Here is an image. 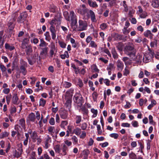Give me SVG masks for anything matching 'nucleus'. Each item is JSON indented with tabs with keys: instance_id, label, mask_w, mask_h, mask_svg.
Segmentation results:
<instances>
[{
	"instance_id": "obj_38",
	"label": "nucleus",
	"mask_w": 159,
	"mask_h": 159,
	"mask_svg": "<svg viewBox=\"0 0 159 159\" xmlns=\"http://www.w3.org/2000/svg\"><path fill=\"white\" fill-rule=\"evenodd\" d=\"M44 35L45 36V39L47 41L49 42L51 39V37L49 32L48 31L46 32L44 34Z\"/></svg>"
},
{
	"instance_id": "obj_49",
	"label": "nucleus",
	"mask_w": 159,
	"mask_h": 159,
	"mask_svg": "<svg viewBox=\"0 0 159 159\" xmlns=\"http://www.w3.org/2000/svg\"><path fill=\"white\" fill-rule=\"evenodd\" d=\"M46 103V101L43 98H41L39 100V105L43 107Z\"/></svg>"
},
{
	"instance_id": "obj_12",
	"label": "nucleus",
	"mask_w": 159,
	"mask_h": 159,
	"mask_svg": "<svg viewBox=\"0 0 159 159\" xmlns=\"http://www.w3.org/2000/svg\"><path fill=\"white\" fill-rule=\"evenodd\" d=\"M61 21V19L60 18H59L58 20L56 18H54L52 19L49 23L51 25V26L50 28L52 27V28H55L54 25L57 24L58 22H60Z\"/></svg>"
},
{
	"instance_id": "obj_55",
	"label": "nucleus",
	"mask_w": 159,
	"mask_h": 159,
	"mask_svg": "<svg viewBox=\"0 0 159 159\" xmlns=\"http://www.w3.org/2000/svg\"><path fill=\"white\" fill-rule=\"evenodd\" d=\"M121 4L125 8V11H127L128 8L127 5L126 4V2L125 1H123L121 2Z\"/></svg>"
},
{
	"instance_id": "obj_50",
	"label": "nucleus",
	"mask_w": 159,
	"mask_h": 159,
	"mask_svg": "<svg viewBox=\"0 0 159 159\" xmlns=\"http://www.w3.org/2000/svg\"><path fill=\"white\" fill-rule=\"evenodd\" d=\"M57 10V7L54 5L51 6L50 8V11L51 12L54 13L56 12Z\"/></svg>"
},
{
	"instance_id": "obj_13",
	"label": "nucleus",
	"mask_w": 159,
	"mask_h": 159,
	"mask_svg": "<svg viewBox=\"0 0 159 159\" xmlns=\"http://www.w3.org/2000/svg\"><path fill=\"white\" fill-rule=\"evenodd\" d=\"M61 152H60V155L62 156H65L67 154V151H68V148L66 145L64 144L61 148Z\"/></svg>"
},
{
	"instance_id": "obj_7",
	"label": "nucleus",
	"mask_w": 159,
	"mask_h": 159,
	"mask_svg": "<svg viewBox=\"0 0 159 159\" xmlns=\"http://www.w3.org/2000/svg\"><path fill=\"white\" fill-rule=\"evenodd\" d=\"M28 15L26 12H23L20 13L17 19V22L19 23H24L25 20Z\"/></svg>"
},
{
	"instance_id": "obj_24",
	"label": "nucleus",
	"mask_w": 159,
	"mask_h": 159,
	"mask_svg": "<svg viewBox=\"0 0 159 159\" xmlns=\"http://www.w3.org/2000/svg\"><path fill=\"white\" fill-rule=\"evenodd\" d=\"M3 34L2 31H0V48L1 49L3 47V45L4 42V40L2 38Z\"/></svg>"
},
{
	"instance_id": "obj_33",
	"label": "nucleus",
	"mask_w": 159,
	"mask_h": 159,
	"mask_svg": "<svg viewBox=\"0 0 159 159\" xmlns=\"http://www.w3.org/2000/svg\"><path fill=\"white\" fill-rule=\"evenodd\" d=\"M74 132L77 135H79L81 133V129L78 127L76 128L74 130Z\"/></svg>"
},
{
	"instance_id": "obj_19",
	"label": "nucleus",
	"mask_w": 159,
	"mask_h": 159,
	"mask_svg": "<svg viewBox=\"0 0 159 159\" xmlns=\"http://www.w3.org/2000/svg\"><path fill=\"white\" fill-rule=\"evenodd\" d=\"M31 137L33 140L34 142L37 139L38 140V141L40 140V139L38 138L37 132L35 131H34L32 133L31 135Z\"/></svg>"
},
{
	"instance_id": "obj_46",
	"label": "nucleus",
	"mask_w": 159,
	"mask_h": 159,
	"mask_svg": "<svg viewBox=\"0 0 159 159\" xmlns=\"http://www.w3.org/2000/svg\"><path fill=\"white\" fill-rule=\"evenodd\" d=\"M91 111L93 113V115L92 116L93 117H96L98 114V110L96 109H95L94 108H92L91 110Z\"/></svg>"
},
{
	"instance_id": "obj_26",
	"label": "nucleus",
	"mask_w": 159,
	"mask_h": 159,
	"mask_svg": "<svg viewBox=\"0 0 159 159\" xmlns=\"http://www.w3.org/2000/svg\"><path fill=\"white\" fill-rule=\"evenodd\" d=\"M88 3L90 7H97L98 6L95 2H93L91 0H88Z\"/></svg>"
},
{
	"instance_id": "obj_9",
	"label": "nucleus",
	"mask_w": 159,
	"mask_h": 159,
	"mask_svg": "<svg viewBox=\"0 0 159 159\" xmlns=\"http://www.w3.org/2000/svg\"><path fill=\"white\" fill-rule=\"evenodd\" d=\"M20 62L21 64H23V65L20 66V71L23 75H25L27 73L26 69V68L27 67V63L24 60H21Z\"/></svg>"
},
{
	"instance_id": "obj_18",
	"label": "nucleus",
	"mask_w": 159,
	"mask_h": 159,
	"mask_svg": "<svg viewBox=\"0 0 159 159\" xmlns=\"http://www.w3.org/2000/svg\"><path fill=\"white\" fill-rule=\"evenodd\" d=\"M19 100L17 93H14L12 97V102L14 104H17V102Z\"/></svg>"
},
{
	"instance_id": "obj_40",
	"label": "nucleus",
	"mask_w": 159,
	"mask_h": 159,
	"mask_svg": "<svg viewBox=\"0 0 159 159\" xmlns=\"http://www.w3.org/2000/svg\"><path fill=\"white\" fill-rule=\"evenodd\" d=\"M68 124V122L67 120H63L61 122L60 126L61 128L65 129V127Z\"/></svg>"
},
{
	"instance_id": "obj_64",
	"label": "nucleus",
	"mask_w": 159,
	"mask_h": 159,
	"mask_svg": "<svg viewBox=\"0 0 159 159\" xmlns=\"http://www.w3.org/2000/svg\"><path fill=\"white\" fill-rule=\"evenodd\" d=\"M49 123L51 125H54L55 123V121L54 118L53 117H52L49 120Z\"/></svg>"
},
{
	"instance_id": "obj_21",
	"label": "nucleus",
	"mask_w": 159,
	"mask_h": 159,
	"mask_svg": "<svg viewBox=\"0 0 159 159\" xmlns=\"http://www.w3.org/2000/svg\"><path fill=\"white\" fill-rule=\"evenodd\" d=\"M143 34L144 36L146 37H149V38L151 39L152 38L153 34L151 33V31L150 30H147L145 31L143 33Z\"/></svg>"
},
{
	"instance_id": "obj_2",
	"label": "nucleus",
	"mask_w": 159,
	"mask_h": 159,
	"mask_svg": "<svg viewBox=\"0 0 159 159\" xmlns=\"http://www.w3.org/2000/svg\"><path fill=\"white\" fill-rule=\"evenodd\" d=\"M124 52L131 58L133 59L135 56L136 51L134 44L132 43H129L125 47Z\"/></svg>"
},
{
	"instance_id": "obj_42",
	"label": "nucleus",
	"mask_w": 159,
	"mask_h": 159,
	"mask_svg": "<svg viewBox=\"0 0 159 159\" xmlns=\"http://www.w3.org/2000/svg\"><path fill=\"white\" fill-rule=\"evenodd\" d=\"M69 57V54L67 51H65L64 54L61 55V57L62 59H65L66 57Z\"/></svg>"
},
{
	"instance_id": "obj_3",
	"label": "nucleus",
	"mask_w": 159,
	"mask_h": 159,
	"mask_svg": "<svg viewBox=\"0 0 159 159\" xmlns=\"http://www.w3.org/2000/svg\"><path fill=\"white\" fill-rule=\"evenodd\" d=\"M74 92V89H70L66 92L65 96V100L66 102L65 106L66 107L69 109L71 107L72 97Z\"/></svg>"
},
{
	"instance_id": "obj_10",
	"label": "nucleus",
	"mask_w": 159,
	"mask_h": 159,
	"mask_svg": "<svg viewBox=\"0 0 159 159\" xmlns=\"http://www.w3.org/2000/svg\"><path fill=\"white\" fill-rule=\"evenodd\" d=\"M16 20V18H13L9 20L7 25L10 30H12L14 28L15 25L14 22Z\"/></svg>"
},
{
	"instance_id": "obj_58",
	"label": "nucleus",
	"mask_w": 159,
	"mask_h": 159,
	"mask_svg": "<svg viewBox=\"0 0 159 159\" xmlns=\"http://www.w3.org/2000/svg\"><path fill=\"white\" fill-rule=\"evenodd\" d=\"M110 136L111 138L116 139L118 138L119 135L117 133H112L110 134Z\"/></svg>"
},
{
	"instance_id": "obj_11",
	"label": "nucleus",
	"mask_w": 159,
	"mask_h": 159,
	"mask_svg": "<svg viewBox=\"0 0 159 159\" xmlns=\"http://www.w3.org/2000/svg\"><path fill=\"white\" fill-rule=\"evenodd\" d=\"M59 114L61 118L63 119H66L67 118L68 111L65 110H61L60 111Z\"/></svg>"
},
{
	"instance_id": "obj_54",
	"label": "nucleus",
	"mask_w": 159,
	"mask_h": 159,
	"mask_svg": "<svg viewBox=\"0 0 159 159\" xmlns=\"http://www.w3.org/2000/svg\"><path fill=\"white\" fill-rule=\"evenodd\" d=\"M138 143L140 146V150L141 152H143V150L144 148V146L142 143L140 141H138Z\"/></svg>"
},
{
	"instance_id": "obj_37",
	"label": "nucleus",
	"mask_w": 159,
	"mask_h": 159,
	"mask_svg": "<svg viewBox=\"0 0 159 159\" xmlns=\"http://www.w3.org/2000/svg\"><path fill=\"white\" fill-rule=\"evenodd\" d=\"M21 153L19 152L16 151V150H15L13 152V155L14 157H16L18 158L20 157Z\"/></svg>"
},
{
	"instance_id": "obj_1",
	"label": "nucleus",
	"mask_w": 159,
	"mask_h": 159,
	"mask_svg": "<svg viewBox=\"0 0 159 159\" xmlns=\"http://www.w3.org/2000/svg\"><path fill=\"white\" fill-rule=\"evenodd\" d=\"M89 11L91 20L92 22H96L97 20L96 18L94 12L92 10H89L87 8L85 4H82L77 9V12L79 14L84 15Z\"/></svg>"
},
{
	"instance_id": "obj_39",
	"label": "nucleus",
	"mask_w": 159,
	"mask_h": 159,
	"mask_svg": "<svg viewBox=\"0 0 159 159\" xmlns=\"http://www.w3.org/2000/svg\"><path fill=\"white\" fill-rule=\"evenodd\" d=\"M114 37L116 40H121L122 39V36L118 34H115L114 35Z\"/></svg>"
},
{
	"instance_id": "obj_15",
	"label": "nucleus",
	"mask_w": 159,
	"mask_h": 159,
	"mask_svg": "<svg viewBox=\"0 0 159 159\" xmlns=\"http://www.w3.org/2000/svg\"><path fill=\"white\" fill-rule=\"evenodd\" d=\"M5 48L7 50L10 51H12L15 49V47L13 45L7 43L5 44Z\"/></svg>"
},
{
	"instance_id": "obj_22",
	"label": "nucleus",
	"mask_w": 159,
	"mask_h": 159,
	"mask_svg": "<svg viewBox=\"0 0 159 159\" xmlns=\"http://www.w3.org/2000/svg\"><path fill=\"white\" fill-rule=\"evenodd\" d=\"M53 149L56 153L60 154L61 150V148L60 145L57 144L55 145L54 146Z\"/></svg>"
},
{
	"instance_id": "obj_28",
	"label": "nucleus",
	"mask_w": 159,
	"mask_h": 159,
	"mask_svg": "<svg viewBox=\"0 0 159 159\" xmlns=\"http://www.w3.org/2000/svg\"><path fill=\"white\" fill-rule=\"evenodd\" d=\"M22 129L21 126L18 124H16L15 126V129L17 131L18 135L20 134L19 132L21 131Z\"/></svg>"
},
{
	"instance_id": "obj_4",
	"label": "nucleus",
	"mask_w": 159,
	"mask_h": 159,
	"mask_svg": "<svg viewBox=\"0 0 159 159\" xmlns=\"http://www.w3.org/2000/svg\"><path fill=\"white\" fill-rule=\"evenodd\" d=\"M73 100L74 102L77 104L80 107L82 106L84 102L83 98L79 93H75L73 97Z\"/></svg>"
},
{
	"instance_id": "obj_35",
	"label": "nucleus",
	"mask_w": 159,
	"mask_h": 159,
	"mask_svg": "<svg viewBox=\"0 0 159 159\" xmlns=\"http://www.w3.org/2000/svg\"><path fill=\"white\" fill-rule=\"evenodd\" d=\"M9 134V133L6 131L2 132L0 134V138L3 139L5 137H7Z\"/></svg>"
},
{
	"instance_id": "obj_60",
	"label": "nucleus",
	"mask_w": 159,
	"mask_h": 159,
	"mask_svg": "<svg viewBox=\"0 0 159 159\" xmlns=\"http://www.w3.org/2000/svg\"><path fill=\"white\" fill-rule=\"evenodd\" d=\"M90 46L93 48H96L97 47V45L93 41H91L90 43Z\"/></svg>"
},
{
	"instance_id": "obj_43",
	"label": "nucleus",
	"mask_w": 159,
	"mask_h": 159,
	"mask_svg": "<svg viewBox=\"0 0 159 159\" xmlns=\"http://www.w3.org/2000/svg\"><path fill=\"white\" fill-rule=\"evenodd\" d=\"M60 47L62 48H65L66 47V44L63 41L59 40L58 42Z\"/></svg>"
},
{
	"instance_id": "obj_25",
	"label": "nucleus",
	"mask_w": 159,
	"mask_h": 159,
	"mask_svg": "<svg viewBox=\"0 0 159 159\" xmlns=\"http://www.w3.org/2000/svg\"><path fill=\"white\" fill-rule=\"evenodd\" d=\"M25 52L26 54L30 55L32 53L33 50L30 45H29L25 48Z\"/></svg>"
},
{
	"instance_id": "obj_30",
	"label": "nucleus",
	"mask_w": 159,
	"mask_h": 159,
	"mask_svg": "<svg viewBox=\"0 0 159 159\" xmlns=\"http://www.w3.org/2000/svg\"><path fill=\"white\" fill-rule=\"evenodd\" d=\"M63 16L65 19L68 21H70V16L69 13L67 11H64L63 12Z\"/></svg>"
},
{
	"instance_id": "obj_14",
	"label": "nucleus",
	"mask_w": 159,
	"mask_h": 159,
	"mask_svg": "<svg viewBox=\"0 0 159 159\" xmlns=\"http://www.w3.org/2000/svg\"><path fill=\"white\" fill-rule=\"evenodd\" d=\"M50 31L51 32V35L52 39L54 40L56 39V30L55 28H49Z\"/></svg>"
},
{
	"instance_id": "obj_5",
	"label": "nucleus",
	"mask_w": 159,
	"mask_h": 159,
	"mask_svg": "<svg viewBox=\"0 0 159 159\" xmlns=\"http://www.w3.org/2000/svg\"><path fill=\"white\" fill-rule=\"evenodd\" d=\"M70 20L71 21L72 26H76L77 27V19L76 16L73 11H71L70 12Z\"/></svg>"
},
{
	"instance_id": "obj_57",
	"label": "nucleus",
	"mask_w": 159,
	"mask_h": 159,
	"mask_svg": "<svg viewBox=\"0 0 159 159\" xmlns=\"http://www.w3.org/2000/svg\"><path fill=\"white\" fill-rule=\"evenodd\" d=\"M148 50L149 52V54L150 55L151 58H153L154 55V51H152L149 48H148Z\"/></svg>"
},
{
	"instance_id": "obj_47",
	"label": "nucleus",
	"mask_w": 159,
	"mask_h": 159,
	"mask_svg": "<svg viewBox=\"0 0 159 159\" xmlns=\"http://www.w3.org/2000/svg\"><path fill=\"white\" fill-rule=\"evenodd\" d=\"M107 27V25L106 23H103L101 24L100 25V28L102 30H105Z\"/></svg>"
},
{
	"instance_id": "obj_62",
	"label": "nucleus",
	"mask_w": 159,
	"mask_h": 159,
	"mask_svg": "<svg viewBox=\"0 0 159 159\" xmlns=\"http://www.w3.org/2000/svg\"><path fill=\"white\" fill-rule=\"evenodd\" d=\"M82 111H83V114L84 115H87L88 112V110L85 107H82L81 108Z\"/></svg>"
},
{
	"instance_id": "obj_61",
	"label": "nucleus",
	"mask_w": 159,
	"mask_h": 159,
	"mask_svg": "<svg viewBox=\"0 0 159 159\" xmlns=\"http://www.w3.org/2000/svg\"><path fill=\"white\" fill-rule=\"evenodd\" d=\"M72 140L73 141V143L75 144H76L78 143V139L75 136H73L71 138Z\"/></svg>"
},
{
	"instance_id": "obj_52",
	"label": "nucleus",
	"mask_w": 159,
	"mask_h": 159,
	"mask_svg": "<svg viewBox=\"0 0 159 159\" xmlns=\"http://www.w3.org/2000/svg\"><path fill=\"white\" fill-rule=\"evenodd\" d=\"M97 129L98 133L101 135L102 133V130L101 129V126L100 125H97Z\"/></svg>"
},
{
	"instance_id": "obj_34",
	"label": "nucleus",
	"mask_w": 159,
	"mask_h": 159,
	"mask_svg": "<svg viewBox=\"0 0 159 159\" xmlns=\"http://www.w3.org/2000/svg\"><path fill=\"white\" fill-rule=\"evenodd\" d=\"M91 69L92 71L98 73L99 71L95 65L94 64L92 65L91 66Z\"/></svg>"
},
{
	"instance_id": "obj_23",
	"label": "nucleus",
	"mask_w": 159,
	"mask_h": 159,
	"mask_svg": "<svg viewBox=\"0 0 159 159\" xmlns=\"http://www.w3.org/2000/svg\"><path fill=\"white\" fill-rule=\"evenodd\" d=\"M48 130L49 132V133L53 137V134L55 132V127L52 126H50L48 127Z\"/></svg>"
},
{
	"instance_id": "obj_31",
	"label": "nucleus",
	"mask_w": 159,
	"mask_h": 159,
	"mask_svg": "<svg viewBox=\"0 0 159 159\" xmlns=\"http://www.w3.org/2000/svg\"><path fill=\"white\" fill-rule=\"evenodd\" d=\"M40 44L39 46L41 47H46L48 45V43H47L43 39H40Z\"/></svg>"
},
{
	"instance_id": "obj_16",
	"label": "nucleus",
	"mask_w": 159,
	"mask_h": 159,
	"mask_svg": "<svg viewBox=\"0 0 159 159\" xmlns=\"http://www.w3.org/2000/svg\"><path fill=\"white\" fill-rule=\"evenodd\" d=\"M28 118L29 120L31 121L34 122L36 124L37 123V121H36L35 122L36 118L34 113L31 112V113H30L29 115Z\"/></svg>"
},
{
	"instance_id": "obj_27",
	"label": "nucleus",
	"mask_w": 159,
	"mask_h": 159,
	"mask_svg": "<svg viewBox=\"0 0 159 159\" xmlns=\"http://www.w3.org/2000/svg\"><path fill=\"white\" fill-rule=\"evenodd\" d=\"M152 6L155 8H157L159 6V2L158 0H152Z\"/></svg>"
},
{
	"instance_id": "obj_51",
	"label": "nucleus",
	"mask_w": 159,
	"mask_h": 159,
	"mask_svg": "<svg viewBox=\"0 0 159 159\" xmlns=\"http://www.w3.org/2000/svg\"><path fill=\"white\" fill-rule=\"evenodd\" d=\"M71 84L70 82L65 81L64 83V86L66 88H68L71 86Z\"/></svg>"
},
{
	"instance_id": "obj_8",
	"label": "nucleus",
	"mask_w": 159,
	"mask_h": 159,
	"mask_svg": "<svg viewBox=\"0 0 159 159\" xmlns=\"http://www.w3.org/2000/svg\"><path fill=\"white\" fill-rule=\"evenodd\" d=\"M57 52V49L55 47L54 44L52 43L49 52V57L50 58L53 57V56H55L56 53Z\"/></svg>"
},
{
	"instance_id": "obj_41",
	"label": "nucleus",
	"mask_w": 159,
	"mask_h": 159,
	"mask_svg": "<svg viewBox=\"0 0 159 159\" xmlns=\"http://www.w3.org/2000/svg\"><path fill=\"white\" fill-rule=\"evenodd\" d=\"M157 41L156 39H154L153 41L151 42L150 43V45L151 47H154V46H157Z\"/></svg>"
},
{
	"instance_id": "obj_53",
	"label": "nucleus",
	"mask_w": 159,
	"mask_h": 159,
	"mask_svg": "<svg viewBox=\"0 0 159 159\" xmlns=\"http://www.w3.org/2000/svg\"><path fill=\"white\" fill-rule=\"evenodd\" d=\"M92 96L93 101H96L98 96L97 93L95 91L92 94Z\"/></svg>"
},
{
	"instance_id": "obj_6",
	"label": "nucleus",
	"mask_w": 159,
	"mask_h": 159,
	"mask_svg": "<svg viewBox=\"0 0 159 159\" xmlns=\"http://www.w3.org/2000/svg\"><path fill=\"white\" fill-rule=\"evenodd\" d=\"M78 31H82L86 30L88 27V24L86 22L82 20L79 21Z\"/></svg>"
},
{
	"instance_id": "obj_63",
	"label": "nucleus",
	"mask_w": 159,
	"mask_h": 159,
	"mask_svg": "<svg viewBox=\"0 0 159 159\" xmlns=\"http://www.w3.org/2000/svg\"><path fill=\"white\" fill-rule=\"evenodd\" d=\"M132 126L134 127H137L138 126V123L136 120H133L132 122Z\"/></svg>"
},
{
	"instance_id": "obj_29",
	"label": "nucleus",
	"mask_w": 159,
	"mask_h": 159,
	"mask_svg": "<svg viewBox=\"0 0 159 159\" xmlns=\"http://www.w3.org/2000/svg\"><path fill=\"white\" fill-rule=\"evenodd\" d=\"M111 52L114 59H117L118 58V55L114 48H112Z\"/></svg>"
},
{
	"instance_id": "obj_59",
	"label": "nucleus",
	"mask_w": 159,
	"mask_h": 159,
	"mask_svg": "<svg viewBox=\"0 0 159 159\" xmlns=\"http://www.w3.org/2000/svg\"><path fill=\"white\" fill-rule=\"evenodd\" d=\"M28 45L27 43L25 42L24 41L22 42L21 45V47L23 49H25L26 48L27 46H28Z\"/></svg>"
},
{
	"instance_id": "obj_48",
	"label": "nucleus",
	"mask_w": 159,
	"mask_h": 159,
	"mask_svg": "<svg viewBox=\"0 0 159 159\" xmlns=\"http://www.w3.org/2000/svg\"><path fill=\"white\" fill-rule=\"evenodd\" d=\"M149 121V123L153 125H155V122H154L153 120V117L151 115H149L148 117Z\"/></svg>"
},
{
	"instance_id": "obj_36",
	"label": "nucleus",
	"mask_w": 159,
	"mask_h": 159,
	"mask_svg": "<svg viewBox=\"0 0 159 159\" xmlns=\"http://www.w3.org/2000/svg\"><path fill=\"white\" fill-rule=\"evenodd\" d=\"M75 122L77 124L80 123L82 120L81 116H76L75 118Z\"/></svg>"
},
{
	"instance_id": "obj_20",
	"label": "nucleus",
	"mask_w": 159,
	"mask_h": 159,
	"mask_svg": "<svg viewBox=\"0 0 159 159\" xmlns=\"http://www.w3.org/2000/svg\"><path fill=\"white\" fill-rule=\"evenodd\" d=\"M124 67V64L120 60H118L117 61V69L120 71H121L122 70Z\"/></svg>"
},
{
	"instance_id": "obj_45",
	"label": "nucleus",
	"mask_w": 159,
	"mask_h": 159,
	"mask_svg": "<svg viewBox=\"0 0 159 159\" xmlns=\"http://www.w3.org/2000/svg\"><path fill=\"white\" fill-rule=\"evenodd\" d=\"M115 67L114 66L113 64H110L107 66V70H113L115 69Z\"/></svg>"
},
{
	"instance_id": "obj_44",
	"label": "nucleus",
	"mask_w": 159,
	"mask_h": 159,
	"mask_svg": "<svg viewBox=\"0 0 159 159\" xmlns=\"http://www.w3.org/2000/svg\"><path fill=\"white\" fill-rule=\"evenodd\" d=\"M129 157L131 159H136L137 158V156L135 153L133 152H131L129 154Z\"/></svg>"
},
{
	"instance_id": "obj_56",
	"label": "nucleus",
	"mask_w": 159,
	"mask_h": 159,
	"mask_svg": "<svg viewBox=\"0 0 159 159\" xmlns=\"http://www.w3.org/2000/svg\"><path fill=\"white\" fill-rule=\"evenodd\" d=\"M36 154L35 152H32L31 153L29 159H36Z\"/></svg>"
},
{
	"instance_id": "obj_32",
	"label": "nucleus",
	"mask_w": 159,
	"mask_h": 159,
	"mask_svg": "<svg viewBox=\"0 0 159 159\" xmlns=\"http://www.w3.org/2000/svg\"><path fill=\"white\" fill-rule=\"evenodd\" d=\"M42 51L40 52V55H43L45 57L47 53L48 48L47 47H45L42 48Z\"/></svg>"
},
{
	"instance_id": "obj_17",
	"label": "nucleus",
	"mask_w": 159,
	"mask_h": 159,
	"mask_svg": "<svg viewBox=\"0 0 159 159\" xmlns=\"http://www.w3.org/2000/svg\"><path fill=\"white\" fill-rule=\"evenodd\" d=\"M18 124L20 125L24 129H25V120L24 119L22 118L20 119L18 122Z\"/></svg>"
}]
</instances>
